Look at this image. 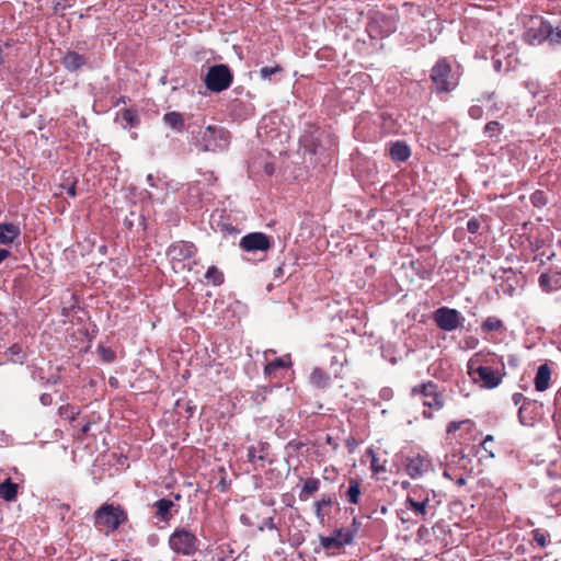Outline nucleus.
Returning <instances> with one entry per match:
<instances>
[{
  "mask_svg": "<svg viewBox=\"0 0 561 561\" xmlns=\"http://www.w3.org/2000/svg\"><path fill=\"white\" fill-rule=\"evenodd\" d=\"M333 504V500L331 497L322 499L314 503L316 506V516L321 525L325 523V506H331Z\"/></svg>",
  "mask_w": 561,
  "mask_h": 561,
  "instance_id": "32",
  "label": "nucleus"
},
{
  "mask_svg": "<svg viewBox=\"0 0 561 561\" xmlns=\"http://www.w3.org/2000/svg\"><path fill=\"white\" fill-rule=\"evenodd\" d=\"M197 248L188 241H179L171 244L167 255L175 273L191 271L190 260L195 256Z\"/></svg>",
  "mask_w": 561,
  "mask_h": 561,
  "instance_id": "6",
  "label": "nucleus"
},
{
  "mask_svg": "<svg viewBox=\"0 0 561 561\" xmlns=\"http://www.w3.org/2000/svg\"><path fill=\"white\" fill-rule=\"evenodd\" d=\"M410 492H416V499H424L425 495L430 497V493L422 488H414Z\"/></svg>",
  "mask_w": 561,
  "mask_h": 561,
  "instance_id": "44",
  "label": "nucleus"
},
{
  "mask_svg": "<svg viewBox=\"0 0 561 561\" xmlns=\"http://www.w3.org/2000/svg\"><path fill=\"white\" fill-rule=\"evenodd\" d=\"M551 369L548 364H542L538 367L535 376V389L537 391H546L550 387Z\"/></svg>",
  "mask_w": 561,
  "mask_h": 561,
  "instance_id": "17",
  "label": "nucleus"
},
{
  "mask_svg": "<svg viewBox=\"0 0 561 561\" xmlns=\"http://www.w3.org/2000/svg\"><path fill=\"white\" fill-rule=\"evenodd\" d=\"M534 540L538 543L540 547H546L548 543L549 535L541 531L540 529H534L531 531Z\"/></svg>",
  "mask_w": 561,
  "mask_h": 561,
  "instance_id": "36",
  "label": "nucleus"
},
{
  "mask_svg": "<svg viewBox=\"0 0 561 561\" xmlns=\"http://www.w3.org/2000/svg\"><path fill=\"white\" fill-rule=\"evenodd\" d=\"M432 469L431 459L424 455H416L407 460L405 471L412 479L421 478Z\"/></svg>",
  "mask_w": 561,
  "mask_h": 561,
  "instance_id": "13",
  "label": "nucleus"
},
{
  "mask_svg": "<svg viewBox=\"0 0 561 561\" xmlns=\"http://www.w3.org/2000/svg\"><path fill=\"white\" fill-rule=\"evenodd\" d=\"M530 201L536 207H541L547 204V198L542 191H536L534 194H531Z\"/></svg>",
  "mask_w": 561,
  "mask_h": 561,
  "instance_id": "38",
  "label": "nucleus"
},
{
  "mask_svg": "<svg viewBox=\"0 0 561 561\" xmlns=\"http://www.w3.org/2000/svg\"><path fill=\"white\" fill-rule=\"evenodd\" d=\"M411 396L419 398L422 404L431 410L439 411L444 404V397L438 386L433 381H426L411 389Z\"/></svg>",
  "mask_w": 561,
  "mask_h": 561,
  "instance_id": "8",
  "label": "nucleus"
},
{
  "mask_svg": "<svg viewBox=\"0 0 561 561\" xmlns=\"http://www.w3.org/2000/svg\"><path fill=\"white\" fill-rule=\"evenodd\" d=\"M61 62L67 70L77 71L85 65L87 58L77 51L69 50L62 57Z\"/></svg>",
  "mask_w": 561,
  "mask_h": 561,
  "instance_id": "18",
  "label": "nucleus"
},
{
  "mask_svg": "<svg viewBox=\"0 0 561 561\" xmlns=\"http://www.w3.org/2000/svg\"><path fill=\"white\" fill-rule=\"evenodd\" d=\"M41 402H42L44 405H48V404H50V402H51V398H50V396H49V394H46V393H45V394H42V396H41Z\"/></svg>",
  "mask_w": 561,
  "mask_h": 561,
  "instance_id": "47",
  "label": "nucleus"
},
{
  "mask_svg": "<svg viewBox=\"0 0 561 561\" xmlns=\"http://www.w3.org/2000/svg\"><path fill=\"white\" fill-rule=\"evenodd\" d=\"M437 529H443V525H442V524H439V523L435 524V525L433 526V530H434V533H435Z\"/></svg>",
  "mask_w": 561,
  "mask_h": 561,
  "instance_id": "54",
  "label": "nucleus"
},
{
  "mask_svg": "<svg viewBox=\"0 0 561 561\" xmlns=\"http://www.w3.org/2000/svg\"><path fill=\"white\" fill-rule=\"evenodd\" d=\"M123 128H133L139 124V116L136 110L125 108L117 116Z\"/></svg>",
  "mask_w": 561,
  "mask_h": 561,
  "instance_id": "21",
  "label": "nucleus"
},
{
  "mask_svg": "<svg viewBox=\"0 0 561 561\" xmlns=\"http://www.w3.org/2000/svg\"><path fill=\"white\" fill-rule=\"evenodd\" d=\"M170 549L182 557H193L201 546L197 536L185 527H176L168 540Z\"/></svg>",
  "mask_w": 561,
  "mask_h": 561,
  "instance_id": "5",
  "label": "nucleus"
},
{
  "mask_svg": "<svg viewBox=\"0 0 561 561\" xmlns=\"http://www.w3.org/2000/svg\"><path fill=\"white\" fill-rule=\"evenodd\" d=\"M405 506L413 511L415 516L426 518L427 514L431 513L433 506L430 504V497L427 495L424 499H416V492H410L408 494Z\"/></svg>",
  "mask_w": 561,
  "mask_h": 561,
  "instance_id": "14",
  "label": "nucleus"
},
{
  "mask_svg": "<svg viewBox=\"0 0 561 561\" xmlns=\"http://www.w3.org/2000/svg\"><path fill=\"white\" fill-rule=\"evenodd\" d=\"M99 354L105 363H111L115 359V353L110 348L99 347Z\"/></svg>",
  "mask_w": 561,
  "mask_h": 561,
  "instance_id": "40",
  "label": "nucleus"
},
{
  "mask_svg": "<svg viewBox=\"0 0 561 561\" xmlns=\"http://www.w3.org/2000/svg\"><path fill=\"white\" fill-rule=\"evenodd\" d=\"M265 526L268 528V529H276V525L274 523V518L273 517H270L265 520Z\"/></svg>",
  "mask_w": 561,
  "mask_h": 561,
  "instance_id": "48",
  "label": "nucleus"
},
{
  "mask_svg": "<svg viewBox=\"0 0 561 561\" xmlns=\"http://www.w3.org/2000/svg\"><path fill=\"white\" fill-rule=\"evenodd\" d=\"M444 476H445V477H447V478H449V473H448V471H447V470H445V471H444Z\"/></svg>",
  "mask_w": 561,
  "mask_h": 561,
  "instance_id": "58",
  "label": "nucleus"
},
{
  "mask_svg": "<svg viewBox=\"0 0 561 561\" xmlns=\"http://www.w3.org/2000/svg\"><path fill=\"white\" fill-rule=\"evenodd\" d=\"M366 453L370 457L371 471L374 473L386 472V459H380V457L374 451L373 448H368Z\"/></svg>",
  "mask_w": 561,
  "mask_h": 561,
  "instance_id": "27",
  "label": "nucleus"
},
{
  "mask_svg": "<svg viewBox=\"0 0 561 561\" xmlns=\"http://www.w3.org/2000/svg\"><path fill=\"white\" fill-rule=\"evenodd\" d=\"M469 115L473 119H480L483 115V110L479 105H473L469 108Z\"/></svg>",
  "mask_w": 561,
  "mask_h": 561,
  "instance_id": "41",
  "label": "nucleus"
},
{
  "mask_svg": "<svg viewBox=\"0 0 561 561\" xmlns=\"http://www.w3.org/2000/svg\"><path fill=\"white\" fill-rule=\"evenodd\" d=\"M547 39L553 45L561 44V24L556 28H552V26L550 25V33Z\"/></svg>",
  "mask_w": 561,
  "mask_h": 561,
  "instance_id": "39",
  "label": "nucleus"
},
{
  "mask_svg": "<svg viewBox=\"0 0 561 561\" xmlns=\"http://www.w3.org/2000/svg\"><path fill=\"white\" fill-rule=\"evenodd\" d=\"M389 156L394 162H404L411 156V149L404 141H396L390 146Z\"/></svg>",
  "mask_w": 561,
  "mask_h": 561,
  "instance_id": "19",
  "label": "nucleus"
},
{
  "mask_svg": "<svg viewBox=\"0 0 561 561\" xmlns=\"http://www.w3.org/2000/svg\"><path fill=\"white\" fill-rule=\"evenodd\" d=\"M550 23L542 16H530L523 33V41L528 45H540L549 37Z\"/></svg>",
  "mask_w": 561,
  "mask_h": 561,
  "instance_id": "9",
  "label": "nucleus"
},
{
  "mask_svg": "<svg viewBox=\"0 0 561 561\" xmlns=\"http://www.w3.org/2000/svg\"><path fill=\"white\" fill-rule=\"evenodd\" d=\"M539 285L546 291L561 288V272L550 271L539 276Z\"/></svg>",
  "mask_w": 561,
  "mask_h": 561,
  "instance_id": "16",
  "label": "nucleus"
},
{
  "mask_svg": "<svg viewBox=\"0 0 561 561\" xmlns=\"http://www.w3.org/2000/svg\"><path fill=\"white\" fill-rule=\"evenodd\" d=\"M360 486L356 480H350V485L346 491L347 501L352 504H358L360 497Z\"/></svg>",
  "mask_w": 561,
  "mask_h": 561,
  "instance_id": "31",
  "label": "nucleus"
},
{
  "mask_svg": "<svg viewBox=\"0 0 561 561\" xmlns=\"http://www.w3.org/2000/svg\"><path fill=\"white\" fill-rule=\"evenodd\" d=\"M494 440V437L492 435H486L484 439L481 442V447L490 454L491 457H494V453L488 448V445H491V443Z\"/></svg>",
  "mask_w": 561,
  "mask_h": 561,
  "instance_id": "43",
  "label": "nucleus"
},
{
  "mask_svg": "<svg viewBox=\"0 0 561 561\" xmlns=\"http://www.w3.org/2000/svg\"><path fill=\"white\" fill-rule=\"evenodd\" d=\"M290 364V362L288 359H286L285 357H279V358H276L275 360L268 363L265 368H264V371L267 376H272L273 374H275L279 368H286L288 367Z\"/></svg>",
  "mask_w": 561,
  "mask_h": 561,
  "instance_id": "33",
  "label": "nucleus"
},
{
  "mask_svg": "<svg viewBox=\"0 0 561 561\" xmlns=\"http://www.w3.org/2000/svg\"><path fill=\"white\" fill-rule=\"evenodd\" d=\"M273 245L271 237L263 232H251L243 236L239 242V247L247 252H266Z\"/></svg>",
  "mask_w": 561,
  "mask_h": 561,
  "instance_id": "12",
  "label": "nucleus"
},
{
  "mask_svg": "<svg viewBox=\"0 0 561 561\" xmlns=\"http://www.w3.org/2000/svg\"><path fill=\"white\" fill-rule=\"evenodd\" d=\"M493 356L482 353L474 354L468 362V374L474 382H481L486 389L496 388L503 379L504 373L499 368H493L489 364H493Z\"/></svg>",
  "mask_w": 561,
  "mask_h": 561,
  "instance_id": "1",
  "label": "nucleus"
},
{
  "mask_svg": "<svg viewBox=\"0 0 561 561\" xmlns=\"http://www.w3.org/2000/svg\"><path fill=\"white\" fill-rule=\"evenodd\" d=\"M358 529L359 523L353 518L350 528H337L330 536H321L320 545L324 550L341 549L353 543Z\"/></svg>",
  "mask_w": 561,
  "mask_h": 561,
  "instance_id": "7",
  "label": "nucleus"
},
{
  "mask_svg": "<svg viewBox=\"0 0 561 561\" xmlns=\"http://www.w3.org/2000/svg\"><path fill=\"white\" fill-rule=\"evenodd\" d=\"M504 327L503 321L496 317H488L482 325L481 329L485 333L495 332L502 330Z\"/></svg>",
  "mask_w": 561,
  "mask_h": 561,
  "instance_id": "30",
  "label": "nucleus"
},
{
  "mask_svg": "<svg viewBox=\"0 0 561 561\" xmlns=\"http://www.w3.org/2000/svg\"><path fill=\"white\" fill-rule=\"evenodd\" d=\"M126 522L127 514L119 505L104 503L94 512V526L106 535Z\"/></svg>",
  "mask_w": 561,
  "mask_h": 561,
  "instance_id": "4",
  "label": "nucleus"
},
{
  "mask_svg": "<svg viewBox=\"0 0 561 561\" xmlns=\"http://www.w3.org/2000/svg\"><path fill=\"white\" fill-rule=\"evenodd\" d=\"M205 279L207 280V283H209L214 286H219L224 283L225 277H224L222 272L218 267L210 266V267H208V270L205 274Z\"/></svg>",
  "mask_w": 561,
  "mask_h": 561,
  "instance_id": "28",
  "label": "nucleus"
},
{
  "mask_svg": "<svg viewBox=\"0 0 561 561\" xmlns=\"http://www.w3.org/2000/svg\"><path fill=\"white\" fill-rule=\"evenodd\" d=\"M21 234L20 227L13 222L0 224V244H12Z\"/></svg>",
  "mask_w": 561,
  "mask_h": 561,
  "instance_id": "15",
  "label": "nucleus"
},
{
  "mask_svg": "<svg viewBox=\"0 0 561 561\" xmlns=\"http://www.w3.org/2000/svg\"><path fill=\"white\" fill-rule=\"evenodd\" d=\"M466 343H467L468 347H472L473 348V347L477 346L478 340L474 339V337H470L469 340L466 341Z\"/></svg>",
  "mask_w": 561,
  "mask_h": 561,
  "instance_id": "50",
  "label": "nucleus"
},
{
  "mask_svg": "<svg viewBox=\"0 0 561 561\" xmlns=\"http://www.w3.org/2000/svg\"><path fill=\"white\" fill-rule=\"evenodd\" d=\"M474 428V422L466 419L462 421H453L447 425V434H454L458 431L470 433Z\"/></svg>",
  "mask_w": 561,
  "mask_h": 561,
  "instance_id": "24",
  "label": "nucleus"
},
{
  "mask_svg": "<svg viewBox=\"0 0 561 561\" xmlns=\"http://www.w3.org/2000/svg\"><path fill=\"white\" fill-rule=\"evenodd\" d=\"M175 506L174 502L169 499H161L154 502L156 516L163 522H168L172 517V508Z\"/></svg>",
  "mask_w": 561,
  "mask_h": 561,
  "instance_id": "20",
  "label": "nucleus"
},
{
  "mask_svg": "<svg viewBox=\"0 0 561 561\" xmlns=\"http://www.w3.org/2000/svg\"><path fill=\"white\" fill-rule=\"evenodd\" d=\"M90 426H91V424H90V423L84 424V425L82 426V428H81V433H82V434H87V433L90 431Z\"/></svg>",
  "mask_w": 561,
  "mask_h": 561,
  "instance_id": "52",
  "label": "nucleus"
},
{
  "mask_svg": "<svg viewBox=\"0 0 561 561\" xmlns=\"http://www.w3.org/2000/svg\"><path fill=\"white\" fill-rule=\"evenodd\" d=\"M163 122L165 125L178 131H182L185 126L184 116L179 112L165 113L163 115Z\"/></svg>",
  "mask_w": 561,
  "mask_h": 561,
  "instance_id": "22",
  "label": "nucleus"
},
{
  "mask_svg": "<svg viewBox=\"0 0 561 561\" xmlns=\"http://www.w3.org/2000/svg\"><path fill=\"white\" fill-rule=\"evenodd\" d=\"M320 488V480L316 478H309L307 479L301 488V491L299 493V499L305 501L307 500L311 494L316 493Z\"/></svg>",
  "mask_w": 561,
  "mask_h": 561,
  "instance_id": "25",
  "label": "nucleus"
},
{
  "mask_svg": "<svg viewBox=\"0 0 561 561\" xmlns=\"http://www.w3.org/2000/svg\"><path fill=\"white\" fill-rule=\"evenodd\" d=\"M68 195L75 197L76 196V183H73L67 191Z\"/></svg>",
  "mask_w": 561,
  "mask_h": 561,
  "instance_id": "51",
  "label": "nucleus"
},
{
  "mask_svg": "<svg viewBox=\"0 0 561 561\" xmlns=\"http://www.w3.org/2000/svg\"><path fill=\"white\" fill-rule=\"evenodd\" d=\"M282 71V67L276 65L274 67H263L260 70V76L264 80H270L273 75L278 73Z\"/></svg>",
  "mask_w": 561,
  "mask_h": 561,
  "instance_id": "37",
  "label": "nucleus"
},
{
  "mask_svg": "<svg viewBox=\"0 0 561 561\" xmlns=\"http://www.w3.org/2000/svg\"><path fill=\"white\" fill-rule=\"evenodd\" d=\"M152 179H153V178H152V175H151V174H149V175H148V181H152Z\"/></svg>",
  "mask_w": 561,
  "mask_h": 561,
  "instance_id": "59",
  "label": "nucleus"
},
{
  "mask_svg": "<svg viewBox=\"0 0 561 561\" xmlns=\"http://www.w3.org/2000/svg\"><path fill=\"white\" fill-rule=\"evenodd\" d=\"M430 78L435 93H450L459 84L460 72L454 70L449 60L443 57L432 67Z\"/></svg>",
  "mask_w": 561,
  "mask_h": 561,
  "instance_id": "3",
  "label": "nucleus"
},
{
  "mask_svg": "<svg viewBox=\"0 0 561 561\" xmlns=\"http://www.w3.org/2000/svg\"><path fill=\"white\" fill-rule=\"evenodd\" d=\"M330 379V376L321 368H314L310 376L311 383L322 389L329 387Z\"/></svg>",
  "mask_w": 561,
  "mask_h": 561,
  "instance_id": "26",
  "label": "nucleus"
},
{
  "mask_svg": "<svg viewBox=\"0 0 561 561\" xmlns=\"http://www.w3.org/2000/svg\"><path fill=\"white\" fill-rule=\"evenodd\" d=\"M18 496V484L13 483L10 479L0 483V497L4 501H14Z\"/></svg>",
  "mask_w": 561,
  "mask_h": 561,
  "instance_id": "23",
  "label": "nucleus"
},
{
  "mask_svg": "<svg viewBox=\"0 0 561 561\" xmlns=\"http://www.w3.org/2000/svg\"><path fill=\"white\" fill-rule=\"evenodd\" d=\"M255 457H256L255 447L252 446L248 449V459H249V461L253 462Z\"/></svg>",
  "mask_w": 561,
  "mask_h": 561,
  "instance_id": "45",
  "label": "nucleus"
},
{
  "mask_svg": "<svg viewBox=\"0 0 561 561\" xmlns=\"http://www.w3.org/2000/svg\"><path fill=\"white\" fill-rule=\"evenodd\" d=\"M502 130V125L496 122V121H492V122H489L485 127H484V134L488 136V137H494L495 135H497L500 131Z\"/></svg>",
  "mask_w": 561,
  "mask_h": 561,
  "instance_id": "34",
  "label": "nucleus"
},
{
  "mask_svg": "<svg viewBox=\"0 0 561 561\" xmlns=\"http://www.w3.org/2000/svg\"><path fill=\"white\" fill-rule=\"evenodd\" d=\"M10 256V251L7 249H0V264Z\"/></svg>",
  "mask_w": 561,
  "mask_h": 561,
  "instance_id": "46",
  "label": "nucleus"
},
{
  "mask_svg": "<svg viewBox=\"0 0 561 561\" xmlns=\"http://www.w3.org/2000/svg\"><path fill=\"white\" fill-rule=\"evenodd\" d=\"M520 398H522V393H515L513 396V400H514L515 404H518Z\"/></svg>",
  "mask_w": 561,
  "mask_h": 561,
  "instance_id": "53",
  "label": "nucleus"
},
{
  "mask_svg": "<svg viewBox=\"0 0 561 561\" xmlns=\"http://www.w3.org/2000/svg\"><path fill=\"white\" fill-rule=\"evenodd\" d=\"M423 416L426 417V419H431L432 417V412L424 411L423 412Z\"/></svg>",
  "mask_w": 561,
  "mask_h": 561,
  "instance_id": "55",
  "label": "nucleus"
},
{
  "mask_svg": "<svg viewBox=\"0 0 561 561\" xmlns=\"http://www.w3.org/2000/svg\"><path fill=\"white\" fill-rule=\"evenodd\" d=\"M480 228V222L478 219L476 218H472L470 219L468 222H467V230L470 232V233H476L478 232Z\"/></svg>",
  "mask_w": 561,
  "mask_h": 561,
  "instance_id": "42",
  "label": "nucleus"
},
{
  "mask_svg": "<svg viewBox=\"0 0 561 561\" xmlns=\"http://www.w3.org/2000/svg\"><path fill=\"white\" fill-rule=\"evenodd\" d=\"M193 134V145L203 152H218L228 149L230 134L225 128L208 125Z\"/></svg>",
  "mask_w": 561,
  "mask_h": 561,
  "instance_id": "2",
  "label": "nucleus"
},
{
  "mask_svg": "<svg viewBox=\"0 0 561 561\" xmlns=\"http://www.w3.org/2000/svg\"><path fill=\"white\" fill-rule=\"evenodd\" d=\"M381 398L389 399L391 397V390L390 389H382L380 392Z\"/></svg>",
  "mask_w": 561,
  "mask_h": 561,
  "instance_id": "49",
  "label": "nucleus"
},
{
  "mask_svg": "<svg viewBox=\"0 0 561 561\" xmlns=\"http://www.w3.org/2000/svg\"><path fill=\"white\" fill-rule=\"evenodd\" d=\"M61 508L66 510V511H69V506L68 505H62Z\"/></svg>",
  "mask_w": 561,
  "mask_h": 561,
  "instance_id": "57",
  "label": "nucleus"
},
{
  "mask_svg": "<svg viewBox=\"0 0 561 561\" xmlns=\"http://www.w3.org/2000/svg\"><path fill=\"white\" fill-rule=\"evenodd\" d=\"M347 363V358H346V355L341 353L339 355H334L332 358H331V363H330V366L331 368H333L334 370V377L335 378H343V374H342V370H343V366Z\"/></svg>",
  "mask_w": 561,
  "mask_h": 561,
  "instance_id": "29",
  "label": "nucleus"
},
{
  "mask_svg": "<svg viewBox=\"0 0 561 561\" xmlns=\"http://www.w3.org/2000/svg\"><path fill=\"white\" fill-rule=\"evenodd\" d=\"M232 73L226 65L211 66L205 77V85L211 92H221L232 83Z\"/></svg>",
  "mask_w": 561,
  "mask_h": 561,
  "instance_id": "10",
  "label": "nucleus"
},
{
  "mask_svg": "<svg viewBox=\"0 0 561 561\" xmlns=\"http://www.w3.org/2000/svg\"><path fill=\"white\" fill-rule=\"evenodd\" d=\"M465 483H466V480L462 477L457 480V484H459V485H462Z\"/></svg>",
  "mask_w": 561,
  "mask_h": 561,
  "instance_id": "56",
  "label": "nucleus"
},
{
  "mask_svg": "<svg viewBox=\"0 0 561 561\" xmlns=\"http://www.w3.org/2000/svg\"><path fill=\"white\" fill-rule=\"evenodd\" d=\"M8 354L11 355V359L13 362L22 363V360L24 358V354H23L22 347L20 345H18V344H14L11 347H9L8 348Z\"/></svg>",
  "mask_w": 561,
  "mask_h": 561,
  "instance_id": "35",
  "label": "nucleus"
},
{
  "mask_svg": "<svg viewBox=\"0 0 561 561\" xmlns=\"http://www.w3.org/2000/svg\"><path fill=\"white\" fill-rule=\"evenodd\" d=\"M435 324L443 331H454L462 327L465 318L457 310L448 307H440L433 313Z\"/></svg>",
  "mask_w": 561,
  "mask_h": 561,
  "instance_id": "11",
  "label": "nucleus"
}]
</instances>
